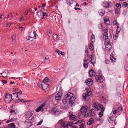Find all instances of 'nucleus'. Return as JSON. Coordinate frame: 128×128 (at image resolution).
I'll return each mask as SVG.
<instances>
[{
  "label": "nucleus",
  "instance_id": "6ab92c4d",
  "mask_svg": "<svg viewBox=\"0 0 128 128\" xmlns=\"http://www.w3.org/2000/svg\"><path fill=\"white\" fill-rule=\"evenodd\" d=\"M100 15L102 16L105 13V12L104 9H102L98 12Z\"/></svg>",
  "mask_w": 128,
  "mask_h": 128
},
{
  "label": "nucleus",
  "instance_id": "b1692460",
  "mask_svg": "<svg viewBox=\"0 0 128 128\" xmlns=\"http://www.w3.org/2000/svg\"><path fill=\"white\" fill-rule=\"evenodd\" d=\"M40 15L42 16V18H41V19H45L46 18V12H41L40 13Z\"/></svg>",
  "mask_w": 128,
  "mask_h": 128
},
{
  "label": "nucleus",
  "instance_id": "338daca9",
  "mask_svg": "<svg viewBox=\"0 0 128 128\" xmlns=\"http://www.w3.org/2000/svg\"><path fill=\"white\" fill-rule=\"evenodd\" d=\"M98 28H99L100 29L101 28H102V24H98Z\"/></svg>",
  "mask_w": 128,
  "mask_h": 128
},
{
  "label": "nucleus",
  "instance_id": "423d86ee",
  "mask_svg": "<svg viewBox=\"0 0 128 128\" xmlns=\"http://www.w3.org/2000/svg\"><path fill=\"white\" fill-rule=\"evenodd\" d=\"M101 75H96L95 76V78L98 82L101 83L103 82V79L102 78Z\"/></svg>",
  "mask_w": 128,
  "mask_h": 128
},
{
  "label": "nucleus",
  "instance_id": "bf43d9fd",
  "mask_svg": "<svg viewBox=\"0 0 128 128\" xmlns=\"http://www.w3.org/2000/svg\"><path fill=\"white\" fill-rule=\"evenodd\" d=\"M95 56H92V57H90V58H91V59L92 60H92H93V61L94 62H95V60H94V58L95 57Z\"/></svg>",
  "mask_w": 128,
  "mask_h": 128
},
{
  "label": "nucleus",
  "instance_id": "cd10ccee",
  "mask_svg": "<svg viewBox=\"0 0 128 128\" xmlns=\"http://www.w3.org/2000/svg\"><path fill=\"white\" fill-rule=\"evenodd\" d=\"M110 40L108 38V37L106 38L104 41L105 44H110Z\"/></svg>",
  "mask_w": 128,
  "mask_h": 128
},
{
  "label": "nucleus",
  "instance_id": "79ce46f5",
  "mask_svg": "<svg viewBox=\"0 0 128 128\" xmlns=\"http://www.w3.org/2000/svg\"><path fill=\"white\" fill-rule=\"evenodd\" d=\"M127 4L126 2H123V4L122 5V7L123 8L126 7L127 6Z\"/></svg>",
  "mask_w": 128,
  "mask_h": 128
},
{
  "label": "nucleus",
  "instance_id": "e2e57ef3",
  "mask_svg": "<svg viewBox=\"0 0 128 128\" xmlns=\"http://www.w3.org/2000/svg\"><path fill=\"white\" fill-rule=\"evenodd\" d=\"M105 109V108L104 107L102 106L101 108V112H103L104 111V110Z\"/></svg>",
  "mask_w": 128,
  "mask_h": 128
},
{
  "label": "nucleus",
  "instance_id": "a18cd8bd",
  "mask_svg": "<svg viewBox=\"0 0 128 128\" xmlns=\"http://www.w3.org/2000/svg\"><path fill=\"white\" fill-rule=\"evenodd\" d=\"M103 112H100L98 113V115L99 117H101L102 116H103Z\"/></svg>",
  "mask_w": 128,
  "mask_h": 128
},
{
  "label": "nucleus",
  "instance_id": "7ed1b4c3",
  "mask_svg": "<svg viewBox=\"0 0 128 128\" xmlns=\"http://www.w3.org/2000/svg\"><path fill=\"white\" fill-rule=\"evenodd\" d=\"M34 116L32 117L31 119H30V120L26 121V120L24 121V123L25 125H26V127L28 128L32 126V124L33 123V120H32Z\"/></svg>",
  "mask_w": 128,
  "mask_h": 128
},
{
  "label": "nucleus",
  "instance_id": "680f3d73",
  "mask_svg": "<svg viewBox=\"0 0 128 128\" xmlns=\"http://www.w3.org/2000/svg\"><path fill=\"white\" fill-rule=\"evenodd\" d=\"M33 66L34 68H37V66L36 64L34 63L33 65Z\"/></svg>",
  "mask_w": 128,
  "mask_h": 128
},
{
  "label": "nucleus",
  "instance_id": "393cba45",
  "mask_svg": "<svg viewBox=\"0 0 128 128\" xmlns=\"http://www.w3.org/2000/svg\"><path fill=\"white\" fill-rule=\"evenodd\" d=\"M102 5L103 6H104L105 8H109V4H108V2H104Z\"/></svg>",
  "mask_w": 128,
  "mask_h": 128
},
{
  "label": "nucleus",
  "instance_id": "0eeeda50",
  "mask_svg": "<svg viewBox=\"0 0 128 128\" xmlns=\"http://www.w3.org/2000/svg\"><path fill=\"white\" fill-rule=\"evenodd\" d=\"M9 72V71L7 70H4L2 74V76L4 78H7V77L8 76Z\"/></svg>",
  "mask_w": 128,
  "mask_h": 128
},
{
  "label": "nucleus",
  "instance_id": "473e14b6",
  "mask_svg": "<svg viewBox=\"0 0 128 128\" xmlns=\"http://www.w3.org/2000/svg\"><path fill=\"white\" fill-rule=\"evenodd\" d=\"M52 38L54 40H56L57 38V35L56 34H54L52 35Z\"/></svg>",
  "mask_w": 128,
  "mask_h": 128
},
{
  "label": "nucleus",
  "instance_id": "72a5a7b5",
  "mask_svg": "<svg viewBox=\"0 0 128 128\" xmlns=\"http://www.w3.org/2000/svg\"><path fill=\"white\" fill-rule=\"evenodd\" d=\"M120 12V10L117 8H116L115 10V13L116 14H118Z\"/></svg>",
  "mask_w": 128,
  "mask_h": 128
},
{
  "label": "nucleus",
  "instance_id": "f257e3e1",
  "mask_svg": "<svg viewBox=\"0 0 128 128\" xmlns=\"http://www.w3.org/2000/svg\"><path fill=\"white\" fill-rule=\"evenodd\" d=\"M10 95L11 97V99L16 103L18 102H28V100L19 99L17 95V93H16L15 92V93H12V94H10Z\"/></svg>",
  "mask_w": 128,
  "mask_h": 128
},
{
  "label": "nucleus",
  "instance_id": "f704fd0d",
  "mask_svg": "<svg viewBox=\"0 0 128 128\" xmlns=\"http://www.w3.org/2000/svg\"><path fill=\"white\" fill-rule=\"evenodd\" d=\"M73 125V122H69L68 123L66 124L67 128H68V126H71Z\"/></svg>",
  "mask_w": 128,
  "mask_h": 128
},
{
  "label": "nucleus",
  "instance_id": "f03ea898",
  "mask_svg": "<svg viewBox=\"0 0 128 128\" xmlns=\"http://www.w3.org/2000/svg\"><path fill=\"white\" fill-rule=\"evenodd\" d=\"M86 91L87 92V94L84 93L82 95V96L84 100L85 101H88L90 100L89 96L92 94V92L91 91H88V90H86Z\"/></svg>",
  "mask_w": 128,
  "mask_h": 128
},
{
  "label": "nucleus",
  "instance_id": "39448f33",
  "mask_svg": "<svg viewBox=\"0 0 128 128\" xmlns=\"http://www.w3.org/2000/svg\"><path fill=\"white\" fill-rule=\"evenodd\" d=\"M51 112L52 113L54 114V115H58L60 114L59 111V109L57 107L52 108L51 110Z\"/></svg>",
  "mask_w": 128,
  "mask_h": 128
},
{
  "label": "nucleus",
  "instance_id": "37998d69",
  "mask_svg": "<svg viewBox=\"0 0 128 128\" xmlns=\"http://www.w3.org/2000/svg\"><path fill=\"white\" fill-rule=\"evenodd\" d=\"M16 93H17V95L18 96V95H20L21 94H22V92L20 90L19 92H15Z\"/></svg>",
  "mask_w": 128,
  "mask_h": 128
},
{
  "label": "nucleus",
  "instance_id": "4d7b16f0",
  "mask_svg": "<svg viewBox=\"0 0 128 128\" xmlns=\"http://www.w3.org/2000/svg\"><path fill=\"white\" fill-rule=\"evenodd\" d=\"M68 93V94H69V95H70V97H71V99H72V98L74 96V94L70 92H69Z\"/></svg>",
  "mask_w": 128,
  "mask_h": 128
},
{
  "label": "nucleus",
  "instance_id": "2eb2a0df",
  "mask_svg": "<svg viewBox=\"0 0 128 128\" xmlns=\"http://www.w3.org/2000/svg\"><path fill=\"white\" fill-rule=\"evenodd\" d=\"M105 48L107 50H110L112 48V46L110 44H106Z\"/></svg>",
  "mask_w": 128,
  "mask_h": 128
},
{
  "label": "nucleus",
  "instance_id": "aec40b11",
  "mask_svg": "<svg viewBox=\"0 0 128 128\" xmlns=\"http://www.w3.org/2000/svg\"><path fill=\"white\" fill-rule=\"evenodd\" d=\"M69 117V119L72 120H74L76 118V116L73 114L70 115Z\"/></svg>",
  "mask_w": 128,
  "mask_h": 128
},
{
  "label": "nucleus",
  "instance_id": "20e7f679",
  "mask_svg": "<svg viewBox=\"0 0 128 128\" xmlns=\"http://www.w3.org/2000/svg\"><path fill=\"white\" fill-rule=\"evenodd\" d=\"M10 94L8 93L6 94L5 97L4 101L6 103H10L12 101Z\"/></svg>",
  "mask_w": 128,
  "mask_h": 128
},
{
  "label": "nucleus",
  "instance_id": "ea45409f",
  "mask_svg": "<svg viewBox=\"0 0 128 128\" xmlns=\"http://www.w3.org/2000/svg\"><path fill=\"white\" fill-rule=\"evenodd\" d=\"M16 35H13L12 36V41L14 42H15Z\"/></svg>",
  "mask_w": 128,
  "mask_h": 128
},
{
  "label": "nucleus",
  "instance_id": "412c9836",
  "mask_svg": "<svg viewBox=\"0 0 128 128\" xmlns=\"http://www.w3.org/2000/svg\"><path fill=\"white\" fill-rule=\"evenodd\" d=\"M69 94L68 93L65 96V98L68 100H70L72 99L71 97Z\"/></svg>",
  "mask_w": 128,
  "mask_h": 128
},
{
  "label": "nucleus",
  "instance_id": "09e8293b",
  "mask_svg": "<svg viewBox=\"0 0 128 128\" xmlns=\"http://www.w3.org/2000/svg\"><path fill=\"white\" fill-rule=\"evenodd\" d=\"M79 126H80V128H84V126H85L84 124H81L79 125Z\"/></svg>",
  "mask_w": 128,
  "mask_h": 128
},
{
  "label": "nucleus",
  "instance_id": "dca6fc26",
  "mask_svg": "<svg viewBox=\"0 0 128 128\" xmlns=\"http://www.w3.org/2000/svg\"><path fill=\"white\" fill-rule=\"evenodd\" d=\"M94 122L93 118H90L89 121L87 122V124L88 125H90L92 124Z\"/></svg>",
  "mask_w": 128,
  "mask_h": 128
},
{
  "label": "nucleus",
  "instance_id": "c03bdc74",
  "mask_svg": "<svg viewBox=\"0 0 128 128\" xmlns=\"http://www.w3.org/2000/svg\"><path fill=\"white\" fill-rule=\"evenodd\" d=\"M118 35H116V34L115 35L114 34L113 37L114 39L115 40H116L118 38Z\"/></svg>",
  "mask_w": 128,
  "mask_h": 128
},
{
  "label": "nucleus",
  "instance_id": "a19ab883",
  "mask_svg": "<svg viewBox=\"0 0 128 128\" xmlns=\"http://www.w3.org/2000/svg\"><path fill=\"white\" fill-rule=\"evenodd\" d=\"M124 69L126 71H128V64L127 63L125 65Z\"/></svg>",
  "mask_w": 128,
  "mask_h": 128
},
{
  "label": "nucleus",
  "instance_id": "9d476101",
  "mask_svg": "<svg viewBox=\"0 0 128 128\" xmlns=\"http://www.w3.org/2000/svg\"><path fill=\"white\" fill-rule=\"evenodd\" d=\"M69 103L68 104V108H70L74 106L75 104V103L72 100V99L70 100H69Z\"/></svg>",
  "mask_w": 128,
  "mask_h": 128
},
{
  "label": "nucleus",
  "instance_id": "603ef678",
  "mask_svg": "<svg viewBox=\"0 0 128 128\" xmlns=\"http://www.w3.org/2000/svg\"><path fill=\"white\" fill-rule=\"evenodd\" d=\"M67 99H63L62 100V102L64 104H65L67 102Z\"/></svg>",
  "mask_w": 128,
  "mask_h": 128
},
{
  "label": "nucleus",
  "instance_id": "5701e85b",
  "mask_svg": "<svg viewBox=\"0 0 128 128\" xmlns=\"http://www.w3.org/2000/svg\"><path fill=\"white\" fill-rule=\"evenodd\" d=\"M73 2V1L72 0H67L66 1V3L70 6H71V5L72 4Z\"/></svg>",
  "mask_w": 128,
  "mask_h": 128
},
{
  "label": "nucleus",
  "instance_id": "6e6d98bb",
  "mask_svg": "<svg viewBox=\"0 0 128 128\" xmlns=\"http://www.w3.org/2000/svg\"><path fill=\"white\" fill-rule=\"evenodd\" d=\"M76 124H77L78 123L80 124L81 123V121L80 120H76Z\"/></svg>",
  "mask_w": 128,
  "mask_h": 128
},
{
  "label": "nucleus",
  "instance_id": "4be33fe9",
  "mask_svg": "<svg viewBox=\"0 0 128 128\" xmlns=\"http://www.w3.org/2000/svg\"><path fill=\"white\" fill-rule=\"evenodd\" d=\"M104 23L107 25H109L110 23V21L109 19H104Z\"/></svg>",
  "mask_w": 128,
  "mask_h": 128
},
{
  "label": "nucleus",
  "instance_id": "f3484780",
  "mask_svg": "<svg viewBox=\"0 0 128 128\" xmlns=\"http://www.w3.org/2000/svg\"><path fill=\"white\" fill-rule=\"evenodd\" d=\"M8 125V128H15L16 127L14 123H12L11 124H9Z\"/></svg>",
  "mask_w": 128,
  "mask_h": 128
},
{
  "label": "nucleus",
  "instance_id": "de8ad7c7",
  "mask_svg": "<svg viewBox=\"0 0 128 128\" xmlns=\"http://www.w3.org/2000/svg\"><path fill=\"white\" fill-rule=\"evenodd\" d=\"M98 104L97 103H95L93 104V106L95 108H96L97 106H98Z\"/></svg>",
  "mask_w": 128,
  "mask_h": 128
},
{
  "label": "nucleus",
  "instance_id": "6e6552de",
  "mask_svg": "<svg viewBox=\"0 0 128 128\" xmlns=\"http://www.w3.org/2000/svg\"><path fill=\"white\" fill-rule=\"evenodd\" d=\"M86 84L88 86H91L93 83V80L91 78H88L85 80Z\"/></svg>",
  "mask_w": 128,
  "mask_h": 128
},
{
  "label": "nucleus",
  "instance_id": "9b49d317",
  "mask_svg": "<svg viewBox=\"0 0 128 128\" xmlns=\"http://www.w3.org/2000/svg\"><path fill=\"white\" fill-rule=\"evenodd\" d=\"M88 74L89 76L90 77H93L95 75V72H94L93 70H92L91 69H90L88 72Z\"/></svg>",
  "mask_w": 128,
  "mask_h": 128
},
{
  "label": "nucleus",
  "instance_id": "4c0bfd02",
  "mask_svg": "<svg viewBox=\"0 0 128 128\" xmlns=\"http://www.w3.org/2000/svg\"><path fill=\"white\" fill-rule=\"evenodd\" d=\"M90 38H91V39L90 40L91 42H92L94 43V42H93V41H92V39H94L95 40V37L94 35V34H92V36H91Z\"/></svg>",
  "mask_w": 128,
  "mask_h": 128
},
{
  "label": "nucleus",
  "instance_id": "2f4dec72",
  "mask_svg": "<svg viewBox=\"0 0 128 128\" xmlns=\"http://www.w3.org/2000/svg\"><path fill=\"white\" fill-rule=\"evenodd\" d=\"M61 123L62 124V127L64 128H67V126H66V124H65L62 121L61 122Z\"/></svg>",
  "mask_w": 128,
  "mask_h": 128
},
{
  "label": "nucleus",
  "instance_id": "4468645a",
  "mask_svg": "<svg viewBox=\"0 0 128 128\" xmlns=\"http://www.w3.org/2000/svg\"><path fill=\"white\" fill-rule=\"evenodd\" d=\"M108 118V120L110 124H112L114 122V117L112 116H110Z\"/></svg>",
  "mask_w": 128,
  "mask_h": 128
},
{
  "label": "nucleus",
  "instance_id": "69168bd1",
  "mask_svg": "<svg viewBox=\"0 0 128 128\" xmlns=\"http://www.w3.org/2000/svg\"><path fill=\"white\" fill-rule=\"evenodd\" d=\"M95 114V112H92V114H90V116L91 117H93Z\"/></svg>",
  "mask_w": 128,
  "mask_h": 128
},
{
  "label": "nucleus",
  "instance_id": "49530a36",
  "mask_svg": "<svg viewBox=\"0 0 128 128\" xmlns=\"http://www.w3.org/2000/svg\"><path fill=\"white\" fill-rule=\"evenodd\" d=\"M113 54L112 53H111L110 56V58L111 60H112V59L114 58V56H113Z\"/></svg>",
  "mask_w": 128,
  "mask_h": 128
},
{
  "label": "nucleus",
  "instance_id": "13d9d810",
  "mask_svg": "<svg viewBox=\"0 0 128 128\" xmlns=\"http://www.w3.org/2000/svg\"><path fill=\"white\" fill-rule=\"evenodd\" d=\"M17 62L16 60L14 59L13 60V64H17Z\"/></svg>",
  "mask_w": 128,
  "mask_h": 128
},
{
  "label": "nucleus",
  "instance_id": "7c9ffc66",
  "mask_svg": "<svg viewBox=\"0 0 128 128\" xmlns=\"http://www.w3.org/2000/svg\"><path fill=\"white\" fill-rule=\"evenodd\" d=\"M44 62L46 64H48L50 62V60L48 58H45L44 59Z\"/></svg>",
  "mask_w": 128,
  "mask_h": 128
},
{
  "label": "nucleus",
  "instance_id": "774afa93",
  "mask_svg": "<svg viewBox=\"0 0 128 128\" xmlns=\"http://www.w3.org/2000/svg\"><path fill=\"white\" fill-rule=\"evenodd\" d=\"M124 128H128V122H126Z\"/></svg>",
  "mask_w": 128,
  "mask_h": 128
},
{
  "label": "nucleus",
  "instance_id": "1a4fd4ad",
  "mask_svg": "<svg viewBox=\"0 0 128 128\" xmlns=\"http://www.w3.org/2000/svg\"><path fill=\"white\" fill-rule=\"evenodd\" d=\"M46 104V102H44L40 106L36 109L35 111L36 112H38L41 111L42 108L44 107Z\"/></svg>",
  "mask_w": 128,
  "mask_h": 128
},
{
  "label": "nucleus",
  "instance_id": "c9c22d12",
  "mask_svg": "<svg viewBox=\"0 0 128 128\" xmlns=\"http://www.w3.org/2000/svg\"><path fill=\"white\" fill-rule=\"evenodd\" d=\"M116 6L118 8L120 9L121 7V5L120 3H116Z\"/></svg>",
  "mask_w": 128,
  "mask_h": 128
},
{
  "label": "nucleus",
  "instance_id": "e433bc0d",
  "mask_svg": "<svg viewBox=\"0 0 128 128\" xmlns=\"http://www.w3.org/2000/svg\"><path fill=\"white\" fill-rule=\"evenodd\" d=\"M45 84H43L42 85L41 84H38V86L40 88H42L43 89V86H44L45 87Z\"/></svg>",
  "mask_w": 128,
  "mask_h": 128
},
{
  "label": "nucleus",
  "instance_id": "58836bf2",
  "mask_svg": "<svg viewBox=\"0 0 128 128\" xmlns=\"http://www.w3.org/2000/svg\"><path fill=\"white\" fill-rule=\"evenodd\" d=\"M116 110L117 111V112H120L122 110V106H120L118 108L116 109Z\"/></svg>",
  "mask_w": 128,
  "mask_h": 128
},
{
  "label": "nucleus",
  "instance_id": "a211bd4d",
  "mask_svg": "<svg viewBox=\"0 0 128 128\" xmlns=\"http://www.w3.org/2000/svg\"><path fill=\"white\" fill-rule=\"evenodd\" d=\"M108 31V30L106 29H105L104 30V32L103 34V36H105L106 38L108 37V34L107 32Z\"/></svg>",
  "mask_w": 128,
  "mask_h": 128
},
{
  "label": "nucleus",
  "instance_id": "bb28decb",
  "mask_svg": "<svg viewBox=\"0 0 128 128\" xmlns=\"http://www.w3.org/2000/svg\"><path fill=\"white\" fill-rule=\"evenodd\" d=\"M30 114V115L29 117L28 118V114H26V120L27 121L29 120L30 119H31L30 118V117L32 116V113H30V114Z\"/></svg>",
  "mask_w": 128,
  "mask_h": 128
},
{
  "label": "nucleus",
  "instance_id": "3c124183",
  "mask_svg": "<svg viewBox=\"0 0 128 128\" xmlns=\"http://www.w3.org/2000/svg\"><path fill=\"white\" fill-rule=\"evenodd\" d=\"M105 62L106 64H108L110 63V62L109 60L107 59L105 60Z\"/></svg>",
  "mask_w": 128,
  "mask_h": 128
},
{
  "label": "nucleus",
  "instance_id": "0e129e2a",
  "mask_svg": "<svg viewBox=\"0 0 128 128\" xmlns=\"http://www.w3.org/2000/svg\"><path fill=\"white\" fill-rule=\"evenodd\" d=\"M102 99L103 100V102H106V99L104 97H102Z\"/></svg>",
  "mask_w": 128,
  "mask_h": 128
},
{
  "label": "nucleus",
  "instance_id": "c85d7f7f",
  "mask_svg": "<svg viewBox=\"0 0 128 128\" xmlns=\"http://www.w3.org/2000/svg\"><path fill=\"white\" fill-rule=\"evenodd\" d=\"M61 97L59 95L56 94V95L55 98L56 100H60L61 99Z\"/></svg>",
  "mask_w": 128,
  "mask_h": 128
},
{
  "label": "nucleus",
  "instance_id": "ddd939ff",
  "mask_svg": "<svg viewBox=\"0 0 128 128\" xmlns=\"http://www.w3.org/2000/svg\"><path fill=\"white\" fill-rule=\"evenodd\" d=\"M86 106H82V107H81L80 110V112L82 113L85 112L86 113V112L87 111V109L86 108Z\"/></svg>",
  "mask_w": 128,
  "mask_h": 128
},
{
  "label": "nucleus",
  "instance_id": "c756f323",
  "mask_svg": "<svg viewBox=\"0 0 128 128\" xmlns=\"http://www.w3.org/2000/svg\"><path fill=\"white\" fill-rule=\"evenodd\" d=\"M7 18H9L10 20H11L12 18V13L10 12L8 13Z\"/></svg>",
  "mask_w": 128,
  "mask_h": 128
},
{
  "label": "nucleus",
  "instance_id": "052dcab7",
  "mask_svg": "<svg viewBox=\"0 0 128 128\" xmlns=\"http://www.w3.org/2000/svg\"><path fill=\"white\" fill-rule=\"evenodd\" d=\"M117 23H118L117 22V21L116 20H114L113 22V25H115L116 24H117Z\"/></svg>",
  "mask_w": 128,
  "mask_h": 128
},
{
  "label": "nucleus",
  "instance_id": "f8f14e48",
  "mask_svg": "<svg viewBox=\"0 0 128 128\" xmlns=\"http://www.w3.org/2000/svg\"><path fill=\"white\" fill-rule=\"evenodd\" d=\"M43 82L44 83V84H45V86L48 85H49L48 83L50 82V81L48 78L46 77L44 80Z\"/></svg>",
  "mask_w": 128,
  "mask_h": 128
},
{
  "label": "nucleus",
  "instance_id": "8fccbe9b",
  "mask_svg": "<svg viewBox=\"0 0 128 128\" xmlns=\"http://www.w3.org/2000/svg\"><path fill=\"white\" fill-rule=\"evenodd\" d=\"M62 92H58L56 94L58 95H59V96H62Z\"/></svg>",
  "mask_w": 128,
  "mask_h": 128
},
{
  "label": "nucleus",
  "instance_id": "a878e982",
  "mask_svg": "<svg viewBox=\"0 0 128 128\" xmlns=\"http://www.w3.org/2000/svg\"><path fill=\"white\" fill-rule=\"evenodd\" d=\"M90 50L92 51L94 49V46L93 44L91 42H90Z\"/></svg>",
  "mask_w": 128,
  "mask_h": 128
},
{
  "label": "nucleus",
  "instance_id": "5fc2aeb1",
  "mask_svg": "<svg viewBox=\"0 0 128 128\" xmlns=\"http://www.w3.org/2000/svg\"><path fill=\"white\" fill-rule=\"evenodd\" d=\"M43 120H42L40 121V122L38 123L36 125L38 126L41 124L43 122Z\"/></svg>",
  "mask_w": 128,
  "mask_h": 128
},
{
  "label": "nucleus",
  "instance_id": "864d4df0",
  "mask_svg": "<svg viewBox=\"0 0 128 128\" xmlns=\"http://www.w3.org/2000/svg\"><path fill=\"white\" fill-rule=\"evenodd\" d=\"M88 63H87V64H85L84 63L83 64L84 67L86 68H87L88 66Z\"/></svg>",
  "mask_w": 128,
  "mask_h": 128
}]
</instances>
